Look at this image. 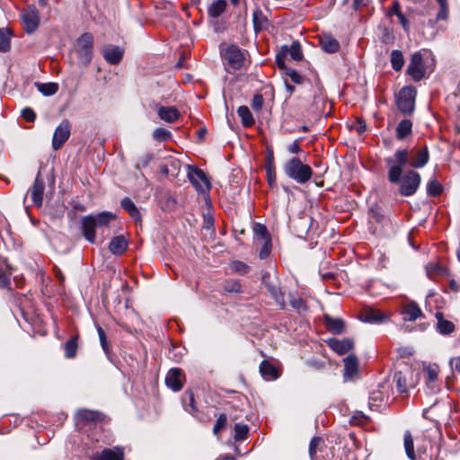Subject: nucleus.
Instances as JSON below:
<instances>
[{
	"label": "nucleus",
	"mask_w": 460,
	"mask_h": 460,
	"mask_svg": "<svg viewBox=\"0 0 460 460\" xmlns=\"http://www.w3.org/2000/svg\"><path fill=\"white\" fill-rule=\"evenodd\" d=\"M386 162L389 165L388 180L392 183H400L399 193L405 197L415 194L421 181L420 173L411 170L401 179L402 169L409 163L408 151L397 150L394 158H388Z\"/></svg>",
	"instance_id": "obj_1"
},
{
	"label": "nucleus",
	"mask_w": 460,
	"mask_h": 460,
	"mask_svg": "<svg viewBox=\"0 0 460 460\" xmlns=\"http://www.w3.org/2000/svg\"><path fill=\"white\" fill-rule=\"evenodd\" d=\"M115 218L116 215L108 211L84 217L81 223L84 238L92 243H94L95 231L99 230L104 234L109 229L110 223Z\"/></svg>",
	"instance_id": "obj_2"
},
{
	"label": "nucleus",
	"mask_w": 460,
	"mask_h": 460,
	"mask_svg": "<svg viewBox=\"0 0 460 460\" xmlns=\"http://www.w3.org/2000/svg\"><path fill=\"white\" fill-rule=\"evenodd\" d=\"M283 170L288 177L300 184L306 183L313 176L312 168L303 164L297 157L288 160Z\"/></svg>",
	"instance_id": "obj_3"
},
{
	"label": "nucleus",
	"mask_w": 460,
	"mask_h": 460,
	"mask_svg": "<svg viewBox=\"0 0 460 460\" xmlns=\"http://www.w3.org/2000/svg\"><path fill=\"white\" fill-rule=\"evenodd\" d=\"M93 37L91 33L85 32L77 39L75 53L78 62L83 66H88L93 59Z\"/></svg>",
	"instance_id": "obj_4"
},
{
	"label": "nucleus",
	"mask_w": 460,
	"mask_h": 460,
	"mask_svg": "<svg viewBox=\"0 0 460 460\" xmlns=\"http://www.w3.org/2000/svg\"><path fill=\"white\" fill-rule=\"evenodd\" d=\"M390 376H385L378 383L376 390V411H383L393 402V386Z\"/></svg>",
	"instance_id": "obj_5"
},
{
	"label": "nucleus",
	"mask_w": 460,
	"mask_h": 460,
	"mask_svg": "<svg viewBox=\"0 0 460 460\" xmlns=\"http://www.w3.org/2000/svg\"><path fill=\"white\" fill-rule=\"evenodd\" d=\"M221 56L226 62V69L239 70L244 64V53L236 45L231 44L225 49H221Z\"/></svg>",
	"instance_id": "obj_6"
},
{
	"label": "nucleus",
	"mask_w": 460,
	"mask_h": 460,
	"mask_svg": "<svg viewBox=\"0 0 460 460\" xmlns=\"http://www.w3.org/2000/svg\"><path fill=\"white\" fill-rule=\"evenodd\" d=\"M417 94L414 86H405L399 92L397 107L403 114H411L414 110L415 97Z\"/></svg>",
	"instance_id": "obj_7"
},
{
	"label": "nucleus",
	"mask_w": 460,
	"mask_h": 460,
	"mask_svg": "<svg viewBox=\"0 0 460 460\" xmlns=\"http://www.w3.org/2000/svg\"><path fill=\"white\" fill-rule=\"evenodd\" d=\"M406 74L414 82H420L426 76V66L420 52H414L406 69Z\"/></svg>",
	"instance_id": "obj_8"
},
{
	"label": "nucleus",
	"mask_w": 460,
	"mask_h": 460,
	"mask_svg": "<svg viewBox=\"0 0 460 460\" xmlns=\"http://www.w3.org/2000/svg\"><path fill=\"white\" fill-rule=\"evenodd\" d=\"M188 179L199 192H206L211 189V183L207 174L200 169L188 165Z\"/></svg>",
	"instance_id": "obj_9"
},
{
	"label": "nucleus",
	"mask_w": 460,
	"mask_h": 460,
	"mask_svg": "<svg viewBox=\"0 0 460 460\" xmlns=\"http://www.w3.org/2000/svg\"><path fill=\"white\" fill-rule=\"evenodd\" d=\"M22 20L27 33L34 32L40 24L39 11L34 5H29L22 12Z\"/></svg>",
	"instance_id": "obj_10"
},
{
	"label": "nucleus",
	"mask_w": 460,
	"mask_h": 460,
	"mask_svg": "<svg viewBox=\"0 0 460 460\" xmlns=\"http://www.w3.org/2000/svg\"><path fill=\"white\" fill-rule=\"evenodd\" d=\"M71 125L66 119L63 120L61 124L56 128L53 138L52 147L54 150H58L66 143L70 137Z\"/></svg>",
	"instance_id": "obj_11"
},
{
	"label": "nucleus",
	"mask_w": 460,
	"mask_h": 460,
	"mask_svg": "<svg viewBox=\"0 0 460 460\" xmlns=\"http://www.w3.org/2000/svg\"><path fill=\"white\" fill-rule=\"evenodd\" d=\"M412 372L410 369L405 371H397L394 375L393 382L396 384L398 393L406 394L410 387H413L414 384L411 381Z\"/></svg>",
	"instance_id": "obj_12"
},
{
	"label": "nucleus",
	"mask_w": 460,
	"mask_h": 460,
	"mask_svg": "<svg viewBox=\"0 0 460 460\" xmlns=\"http://www.w3.org/2000/svg\"><path fill=\"white\" fill-rule=\"evenodd\" d=\"M101 52L109 64L117 65L123 58L124 49L119 46L107 44L102 48Z\"/></svg>",
	"instance_id": "obj_13"
},
{
	"label": "nucleus",
	"mask_w": 460,
	"mask_h": 460,
	"mask_svg": "<svg viewBox=\"0 0 460 460\" xmlns=\"http://www.w3.org/2000/svg\"><path fill=\"white\" fill-rule=\"evenodd\" d=\"M185 382L183 372L180 368H172L165 377L166 385L174 392L180 391Z\"/></svg>",
	"instance_id": "obj_14"
},
{
	"label": "nucleus",
	"mask_w": 460,
	"mask_h": 460,
	"mask_svg": "<svg viewBox=\"0 0 460 460\" xmlns=\"http://www.w3.org/2000/svg\"><path fill=\"white\" fill-rule=\"evenodd\" d=\"M326 344L338 355H344L350 351L354 347V342L349 338L341 340L336 338H330L325 341Z\"/></svg>",
	"instance_id": "obj_15"
},
{
	"label": "nucleus",
	"mask_w": 460,
	"mask_h": 460,
	"mask_svg": "<svg viewBox=\"0 0 460 460\" xmlns=\"http://www.w3.org/2000/svg\"><path fill=\"white\" fill-rule=\"evenodd\" d=\"M45 190V183L40 173L39 172L35 178L33 185L30 189L31 200L37 207H41L43 202V195Z\"/></svg>",
	"instance_id": "obj_16"
},
{
	"label": "nucleus",
	"mask_w": 460,
	"mask_h": 460,
	"mask_svg": "<svg viewBox=\"0 0 460 460\" xmlns=\"http://www.w3.org/2000/svg\"><path fill=\"white\" fill-rule=\"evenodd\" d=\"M344 363V373L343 376L345 379H351L356 376L358 369V358L355 355H349L343 359Z\"/></svg>",
	"instance_id": "obj_17"
},
{
	"label": "nucleus",
	"mask_w": 460,
	"mask_h": 460,
	"mask_svg": "<svg viewBox=\"0 0 460 460\" xmlns=\"http://www.w3.org/2000/svg\"><path fill=\"white\" fill-rule=\"evenodd\" d=\"M314 106L315 107L314 112L318 113V115H332L333 107L332 102L323 96H315Z\"/></svg>",
	"instance_id": "obj_18"
},
{
	"label": "nucleus",
	"mask_w": 460,
	"mask_h": 460,
	"mask_svg": "<svg viewBox=\"0 0 460 460\" xmlns=\"http://www.w3.org/2000/svg\"><path fill=\"white\" fill-rule=\"evenodd\" d=\"M326 328L333 334H341L345 331V323L341 318H333L325 314L323 316Z\"/></svg>",
	"instance_id": "obj_19"
},
{
	"label": "nucleus",
	"mask_w": 460,
	"mask_h": 460,
	"mask_svg": "<svg viewBox=\"0 0 460 460\" xmlns=\"http://www.w3.org/2000/svg\"><path fill=\"white\" fill-rule=\"evenodd\" d=\"M402 314H403L404 320L411 322L422 316V311L415 302H411L404 305Z\"/></svg>",
	"instance_id": "obj_20"
},
{
	"label": "nucleus",
	"mask_w": 460,
	"mask_h": 460,
	"mask_svg": "<svg viewBox=\"0 0 460 460\" xmlns=\"http://www.w3.org/2000/svg\"><path fill=\"white\" fill-rule=\"evenodd\" d=\"M128 248V241L123 235H118L111 239L109 249L112 254L121 255Z\"/></svg>",
	"instance_id": "obj_21"
},
{
	"label": "nucleus",
	"mask_w": 460,
	"mask_h": 460,
	"mask_svg": "<svg viewBox=\"0 0 460 460\" xmlns=\"http://www.w3.org/2000/svg\"><path fill=\"white\" fill-rule=\"evenodd\" d=\"M345 128L350 132L356 131L361 134L366 130V122L362 117H350L346 121Z\"/></svg>",
	"instance_id": "obj_22"
},
{
	"label": "nucleus",
	"mask_w": 460,
	"mask_h": 460,
	"mask_svg": "<svg viewBox=\"0 0 460 460\" xmlns=\"http://www.w3.org/2000/svg\"><path fill=\"white\" fill-rule=\"evenodd\" d=\"M320 44L322 49L327 53H335L340 49L339 41L331 35H324L321 39Z\"/></svg>",
	"instance_id": "obj_23"
},
{
	"label": "nucleus",
	"mask_w": 460,
	"mask_h": 460,
	"mask_svg": "<svg viewBox=\"0 0 460 460\" xmlns=\"http://www.w3.org/2000/svg\"><path fill=\"white\" fill-rule=\"evenodd\" d=\"M436 318L438 320L437 328L441 334H450L455 331V324L443 318L442 313H436Z\"/></svg>",
	"instance_id": "obj_24"
},
{
	"label": "nucleus",
	"mask_w": 460,
	"mask_h": 460,
	"mask_svg": "<svg viewBox=\"0 0 460 460\" xmlns=\"http://www.w3.org/2000/svg\"><path fill=\"white\" fill-rule=\"evenodd\" d=\"M252 23L255 31H259L267 28L268 19L260 8H256L252 13Z\"/></svg>",
	"instance_id": "obj_25"
},
{
	"label": "nucleus",
	"mask_w": 460,
	"mask_h": 460,
	"mask_svg": "<svg viewBox=\"0 0 460 460\" xmlns=\"http://www.w3.org/2000/svg\"><path fill=\"white\" fill-rule=\"evenodd\" d=\"M429 161V152L427 147L419 150L416 155L409 160L410 165L414 168L423 167Z\"/></svg>",
	"instance_id": "obj_26"
},
{
	"label": "nucleus",
	"mask_w": 460,
	"mask_h": 460,
	"mask_svg": "<svg viewBox=\"0 0 460 460\" xmlns=\"http://www.w3.org/2000/svg\"><path fill=\"white\" fill-rule=\"evenodd\" d=\"M36 89L44 96H52L58 91V84L57 83H34Z\"/></svg>",
	"instance_id": "obj_27"
},
{
	"label": "nucleus",
	"mask_w": 460,
	"mask_h": 460,
	"mask_svg": "<svg viewBox=\"0 0 460 460\" xmlns=\"http://www.w3.org/2000/svg\"><path fill=\"white\" fill-rule=\"evenodd\" d=\"M260 372L267 380L276 379L279 377V373L276 367L267 360H263L261 363Z\"/></svg>",
	"instance_id": "obj_28"
},
{
	"label": "nucleus",
	"mask_w": 460,
	"mask_h": 460,
	"mask_svg": "<svg viewBox=\"0 0 460 460\" xmlns=\"http://www.w3.org/2000/svg\"><path fill=\"white\" fill-rule=\"evenodd\" d=\"M226 0H217L208 5V13L212 18H217L226 11Z\"/></svg>",
	"instance_id": "obj_29"
},
{
	"label": "nucleus",
	"mask_w": 460,
	"mask_h": 460,
	"mask_svg": "<svg viewBox=\"0 0 460 460\" xmlns=\"http://www.w3.org/2000/svg\"><path fill=\"white\" fill-rule=\"evenodd\" d=\"M121 207L137 222L141 220V215L134 202L129 198H124L121 200Z\"/></svg>",
	"instance_id": "obj_30"
},
{
	"label": "nucleus",
	"mask_w": 460,
	"mask_h": 460,
	"mask_svg": "<svg viewBox=\"0 0 460 460\" xmlns=\"http://www.w3.org/2000/svg\"><path fill=\"white\" fill-rule=\"evenodd\" d=\"M283 54H289L292 59L299 61L303 58V53L299 42L294 41L290 47L283 46L281 48Z\"/></svg>",
	"instance_id": "obj_31"
},
{
	"label": "nucleus",
	"mask_w": 460,
	"mask_h": 460,
	"mask_svg": "<svg viewBox=\"0 0 460 460\" xmlns=\"http://www.w3.org/2000/svg\"><path fill=\"white\" fill-rule=\"evenodd\" d=\"M265 285L268 292L270 293L271 297L274 298L277 305H279L281 308H284L285 299L284 295L282 294L280 289L277 286L270 283H266Z\"/></svg>",
	"instance_id": "obj_32"
},
{
	"label": "nucleus",
	"mask_w": 460,
	"mask_h": 460,
	"mask_svg": "<svg viewBox=\"0 0 460 460\" xmlns=\"http://www.w3.org/2000/svg\"><path fill=\"white\" fill-rule=\"evenodd\" d=\"M93 460H123V453L119 448L116 450L105 449L102 452L101 456Z\"/></svg>",
	"instance_id": "obj_33"
},
{
	"label": "nucleus",
	"mask_w": 460,
	"mask_h": 460,
	"mask_svg": "<svg viewBox=\"0 0 460 460\" xmlns=\"http://www.w3.org/2000/svg\"><path fill=\"white\" fill-rule=\"evenodd\" d=\"M412 123L410 119H402L396 128V136L399 139H403L411 132Z\"/></svg>",
	"instance_id": "obj_34"
},
{
	"label": "nucleus",
	"mask_w": 460,
	"mask_h": 460,
	"mask_svg": "<svg viewBox=\"0 0 460 460\" xmlns=\"http://www.w3.org/2000/svg\"><path fill=\"white\" fill-rule=\"evenodd\" d=\"M404 65L402 52L394 49L391 52V66L394 71H401Z\"/></svg>",
	"instance_id": "obj_35"
},
{
	"label": "nucleus",
	"mask_w": 460,
	"mask_h": 460,
	"mask_svg": "<svg viewBox=\"0 0 460 460\" xmlns=\"http://www.w3.org/2000/svg\"><path fill=\"white\" fill-rule=\"evenodd\" d=\"M403 444H404V449H405L407 456L411 460H415L413 438H412L411 433L410 431H406L404 433Z\"/></svg>",
	"instance_id": "obj_36"
},
{
	"label": "nucleus",
	"mask_w": 460,
	"mask_h": 460,
	"mask_svg": "<svg viewBox=\"0 0 460 460\" xmlns=\"http://www.w3.org/2000/svg\"><path fill=\"white\" fill-rule=\"evenodd\" d=\"M77 348V338L73 337L69 339L65 345V356L67 358H75L76 355Z\"/></svg>",
	"instance_id": "obj_37"
},
{
	"label": "nucleus",
	"mask_w": 460,
	"mask_h": 460,
	"mask_svg": "<svg viewBox=\"0 0 460 460\" xmlns=\"http://www.w3.org/2000/svg\"><path fill=\"white\" fill-rule=\"evenodd\" d=\"M10 32L4 28L0 29V51L7 52L10 49Z\"/></svg>",
	"instance_id": "obj_38"
},
{
	"label": "nucleus",
	"mask_w": 460,
	"mask_h": 460,
	"mask_svg": "<svg viewBox=\"0 0 460 460\" xmlns=\"http://www.w3.org/2000/svg\"><path fill=\"white\" fill-rule=\"evenodd\" d=\"M249 433V427L246 424L236 423L234 425V436L235 441L244 440Z\"/></svg>",
	"instance_id": "obj_39"
},
{
	"label": "nucleus",
	"mask_w": 460,
	"mask_h": 460,
	"mask_svg": "<svg viewBox=\"0 0 460 460\" xmlns=\"http://www.w3.org/2000/svg\"><path fill=\"white\" fill-rule=\"evenodd\" d=\"M439 367L438 365H429L424 368L426 380L429 383H433L438 379Z\"/></svg>",
	"instance_id": "obj_40"
},
{
	"label": "nucleus",
	"mask_w": 460,
	"mask_h": 460,
	"mask_svg": "<svg viewBox=\"0 0 460 460\" xmlns=\"http://www.w3.org/2000/svg\"><path fill=\"white\" fill-rule=\"evenodd\" d=\"M369 421L370 417L359 411H356L349 419V423L352 425H365Z\"/></svg>",
	"instance_id": "obj_41"
},
{
	"label": "nucleus",
	"mask_w": 460,
	"mask_h": 460,
	"mask_svg": "<svg viewBox=\"0 0 460 460\" xmlns=\"http://www.w3.org/2000/svg\"><path fill=\"white\" fill-rule=\"evenodd\" d=\"M153 137L158 142H165L172 138V134L166 128H158L154 130Z\"/></svg>",
	"instance_id": "obj_42"
},
{
	"label": "nucleus",
	"mask_w": 460,
	"mask_h": 460,
	"mask_svg": "<svg viewBox=\"0 0 460 460\" xmlns=\"http://www.w3.org/2000/svg\"><path fill=\"white\" fill-rule=\"evenodd\" d=\"M266 172H267V179L270 183V185H273L276 181V172H275V167L273 164V156L272 154L269 156V163L266 166Z\"/></svg>",
	"instance_id": "obj_43"
},
{
	"label": "nucleus",
	"mask_w": 460,
	"mask_h": 460,
	"mask_svg": "<svg viewBox=\"0 0 460 460\" xmlns=\"http://www.w3.org/2000/svg\"><path fill=\"white\" fill-rule=\"evenodd\" d=\"M358 318L361 322L371 323L374 322V310L371 307L365 306L361 309Z\"/></svg>",
	"instance_id": "obj_44"
},
{
	"label": "nucleus",
	"mask_w": 460,
	"mask_h": 460,
	"mask_svg": "<svg viewBox=\"0 0 460 460\" xmlns=\"http://www.w3.org/2000/svg\"><path fill=\"white\" fill-rule=\"evenodd\" d=\"M427 191L430 196H438L442 191V185L437 180L429 181L427 186Z\"/></svg>",
	"instance_id": "obj_45"
},
{
	"label": "nucleus",
	"mask_w": 460,
	"mask_h": 460,
	"mask_svg": "<svg viewBox=\"0 0 460 460\" xmlns=\"http://www.w3.org/2000/svg\"><path fill=\"white\" fill-rule=\"evenodd\" d=\"M227 417L225 413H221L213 428V433L217 435L221 430H223L226 427Z\"/></svg>",
	"instance_id": "obj_46"
},
{
	"label": "nucleus",
	"mask_w": 460,
	"mask_h": 460,
	"mask_svg": "<svg viewBox=\"0 0 460 460\" xmlns=\"http://www.w3.org/2000/svg\"><path fill=\"white\" fill-rule=\"evenodd\" d=\"M443 270L442 267L438 263H429L426 266V272L429 279H434Z\"/></svg>",
	"instance_id": "obj_47"
},
{
	"label": "nucleus",
	"mask_w": 460,
	"mask_h": 460,
	"mask_svg": "<svg viewBox=\"0 0 460 460\" xmlns=\"http://www.w3.org/2000/svg\"><path fill=\"white\" fill-rule=\"evenodd\" d=\"M224 289L228 293H240L242 291V287L238 281L231 280L226 282Z\"/></svg>",
	"instance_id": "obj_48"
},
{
	"label": "nucleus",
	"mask_w": 460,
	"mask_h": 460,
	"mask_svg": "<svg viewBox=\"0 0 460 460\" xmlns=\"http://www.w3.org/2000/svg\"><path fill=\"white\" fill-rule=\"evenodd\" d=\"M169 165H171L175 171L179 170L180 168V163L179 161L177 160H169L166 164H163L161 166V171L163 173L166 174V175H169L170 173L173 174L170 168H169Z\"/></svg>",
	"instance_id": "obj_49"
},
{
	"label": "nucleus",
	"mask_w": 460,
	"mask_h": 460,
	"mask_svg": "<svg viewBox=\"0 0 460 460\" xmlns=\"http://www.w3.org/2000/svg\"><path fill=\"white\" fill-rule=\"evenodd\" d=\"M263 97L260 93H256L251 102V106L255 112H259L263 105Z\"/></svg>",
	"instance_id": "obj_50"
},
{
	"label": "nucleus",
	"mask_w": 460,
	"mask_h": 460,
	"mask_svg": "<svg viewBox=\"0 0 460 460\" xmlns=\"http://www.w3.org/2000/svg\"><path fill=\"white\" fill-rule=\"evenodd\" d=\"M230 268L232 270L241 273V274L248 272V269H249V267L245 263L239 261H233L230 264Z\"/></svg>",
	"instance_id": "obj_51"
},
{
	"label": "nucleus",
	"mask_w": 460,
	"mask_h": 460,
	"mask_svg": "<svg viewBox=\"0 0 460 460\" xmlns=\"http://www.w3.org/2000/svg\"><path fill=\"white\" fill-rule=\"evenodd\" d=\"M286 75H288L291 81L295 84H301L304 81V76L297 73L295 69L287 68Z\"/></svg>",
	"instance_id": "obj_52"
},
{
	"label": "nucleus",
	"mask_w": 460,
	"mask_h": 460,
	"mask_svg": "<svg viewBox=\"0 0 460 460\" xmlns=\"http://www.w3.org/2000/svg\"><path fill=\"white\" fill-rule=\"evenodd\" d=\"M449 16V5L448 4L439 5V10L437 13V21H447Z\"/></svg>",
	"instance_id": "obj_53"
},
{
	"label": "nucleus",
	"mask_w": 460,
	"mask_h": 460,
	"mask_svg": "<svg viewBox=\"0 0 460 460\" xmlns=\"http://www.w3.org/2000/svg\"><path fill=\"white\" fill-rule=\"evenodd\" d=\"M78 416L85 420H95L98 418V412L90 410H81Z\"/></svg>",
	"instance_id": "obj_54"
},
{
	"label": "nucleus",
	"mask_w": 460,
	"mask_h": 460,
	"mask_svg": "<svg viewBox=\"0 0 460 460\" xmlns=\"http://www.w3.org/2000/svg\"><path fill=\"white\" fill-rule=\"evenodd\" d=\"M158 115H180V112L173 106H161L158 109Z\"/></svg>",
	"instance_id": "obj_55"
},
{
	"label": "nucleus",
	"mask_w": 460,
	"mask_h": 460,
	"mask_svg": "<svg viewBox=\"0 0 460 460\" xmlns=\"http://www.w3.org/2000/svg\"><path fill=\"white\" fill-rule=\"evenodd\" d=\"M322 442H323L322 438H320L318 437H314L311 440L310 445H309V454H310V456L312 459L314 458V456L316 453V448Z\"/></svg>",
	"instance_id": "obj_56"
},
{
	"label": "nucleus",
	"mask_w": 460,
	"mask_h": 460,
	"mask_svg": "<svg viewBox=\"0 0 460 460\" xmlns=\"http://www.w3.org/2000/svg\"><path fill=\"white\" fill-rule=\"evenodd\" d=\"M369 0H345L347 4H350L353 10H358L368 4Z\"/></svg>",
	"instance_id": "obj_57"
},
{
	"label": "nucleus",
	"mask_w": 460,
	"mask_h": 460,
	"mask_svg": "<svg viewBox=\"0 0 460 460\" xmlns=\"http://www.w3.org/2000/svg\"><path fill=\"white\" fill-rule=\"evenodd\" d=\"M402 13V11H401L400 2L398 0H394L391 7L387 11V15L388 16H393V15L397 16V13Z\"/></svg>",
	"instance_id": "obj_58"
},
{
	"label": "nucleus",
	"mask_w": 460,
	"mask_h": 460,
	"mask_svg": "<svg viewBox=\"0 0 460 460\" xmlns=\"http://www.w3.org/2000/svg\"><path fill=\"white\" fill-rule=\"evenodd\" d=\"M97 332H98L101 345H102L103 350L105 352H107L108 351V341H107L106 334H105L104 331L102 330V328L100 326H98Z\"/></svg>",
	"instance_id": "obj_59"
},
{
	"label": "nucleus",
	"mask_w": 460,
	"mask_h": 460,
	"mask_svg": "<svg viewBox=\"0 0 460 460\" xmlns=\"http://www.w3.org/2000/svg\"><path fill=\"white\" fill-rule=\"evenodd\" d=\"M397 18L404 31H407L409 29V21L405 14L402 12L401 13H397Z\"/></svg>",
	"instance_id": "obj_60"
},
{
	"label": "nucleus",
	"mask_w": 460,
	"mask_h": 460,
	"mask_svg": "<svg viewBox=\"0 0 460 460\" xmlns=\"http://www.w3.org/2000/svg\"><path fill=\"white\" fill-rule=\"evenodd\" d=\"M388 319L389 314H385L380 310L376 309V323H384Z\"/></svg>",
	"instance_id": "obj_61"
},
{
	"label": "nucleus",
	"mask_w": 460,
	"mask_h": 460,
	"mask_svg": "<svg viewBox=\"0 0 460 460\" xmlns=\"http://www.w3.org/2000/svg\"><path fill=\"white\" fill-rule=\"evenodd\" d=\"M241 123L244 128H250L254 125V117H241Z\"/></svg>",
	"instance_id": "obj_62"
},
{
	"label": "nucleus",
	"mask_w": 460,
	"mask_h": 460,
	"mask_svg": "<svg viewBox=\"0 0 460 460\" xmlns=\"http://www.w3.org/2000/svg\"><path fill=\"white\" fill-rule=\"evenodd\" d=\"M449 363L454 371L460 373V357L451 358Z\"/></svg>",
	"instance_id": "obj_63"
},
{
	"label": "nucleus",
	"mask_w": 460,
	"mask_h": 460,
	"mask_svg": "<svg viewBox=\"0 0 460 460\" xmlns=\"http://www.w3.org/2000/svg\"><path fill=\"white\" fill-rule=\"evenodd\" d=\"M291 305L296 309H305V305L301 298H294L291 300Z\"/></svg>",
	"instance_id": "obj_64"
}]
</instances>
